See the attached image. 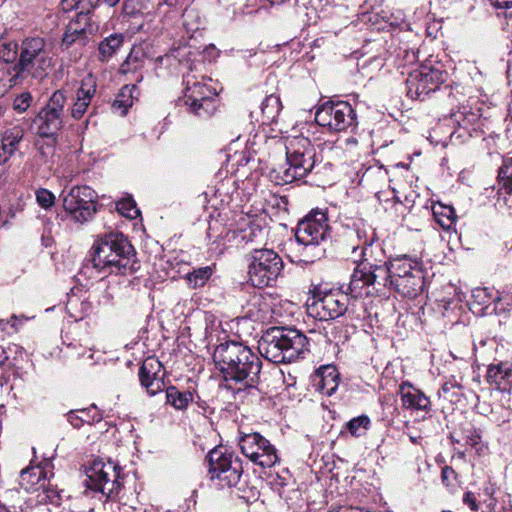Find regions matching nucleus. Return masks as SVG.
Returning <instances> with one entry per match:
<instances>
[{"label":"nucleus","mask_w":512,"mask_h":512,"mask_svg":"<svg viewBox=\"0 0 512 512\" xmlns=\"http://www.w3.org/2000/svg\"><path fill=\"white\" fill-rule=\"evenodd\" d=\"M424 279L422 263L407 255L389 261L363 258L354 269L347 290L353 298L378 294L386 288L415 298L424 290Z\"/></svg>","instance_id":"nucleus-1"},{"label":"nucleus","mask_w":512,"mask_h":512,"mask_svg":"<svg viewBox=\"0 0 512 512\" xmlns=\"http://www.w3.org/2000/svg\"><path fill=\"white\" fill-rule=\"evenodd\" d=\"M213 360L227 382L241 385L238 392L256 388L262 361L248 346L235 341L221 343L214 351Z\"/></svg>","instance_id":"nucleus-2"},{"label":"nucleus","mask_w":512,"mask_h":512,"mask_svg":"<svg viewBox=\"0 0 512 512\" xmlns=\"http://www.w3.org/2000/svg\"><path fill=\"white\" fill-rule=\"evenodd\" d=\"M88 262L103 275H128L139 269L135 249L122 233L111 232L98 238L91 248Z\"/></svg>","instance_id":"nucleus-3"},{"label":"nucleus","mask_w":512,"mask_h":512,"mask_svg":"<svg viewBox=\"0 0 512 512\" xmlns=\"http://www.w3.org/2000/svg\"><path fill=\"white\" fill-rule=\"evenodd\" d=\"M308 338L299 330L271 327L258 342L259 353L273 363H291L308 351Z\"/></svg>","instance_id":"nucleus-4"},{"label":"nucleus","mask_w":512,"mask_h":512,"mask_svg":"<svg viewBox=\"0 0 512 512\" xmlns=\"http://www.w3.org/2000/svg\"><path fill=\"white\" fill-rule=\"evenodd\" d=\"M286 161L273 168L278 185H285L306 177L315 166L316 151L310 139L295 136L286 139Z\"/></svg>","instance_id":"nucleus-5"},{"label":"nucleus","mask_w":512,"mask_h":512,"mask_svg":"<svg viewBox=\"0 0 512 512\" xmlns=\"http://www.w3.org/2000/svg\"><path fill=\"white\" fill-rule=\"evenodd\" d=\"M331 236L327 214L322 210H312L299 221L295 238L303 246L302 253L310 261L320 259L325 254L324 245Z\"/></svg>","instance_id":"nucleus-6"},{"label":"nucleus","mask_w":512,"mask_h":512,"mask_svg":"<svg viewBox=\"0 0 512 512\" xmlns=\"http://www.w3.org/2000/svg\"><path fill=\"white\" fill-rule=\"evenodd\" d=\"M52 66V57L42 37L25 38L20 45L17 62L13 66L15 72L13 79L31 76L42 79L47 76Z\"/></svg>","instance_id":"nucleus-7"},{"label":"nucleus","mask_w":512,"mask_h":512,"mask_svg":"<svg viewBox=\"0 0 512 512\" xmlns=\"http://www.w3.org/2000/svg\"><path fill=\"white\" fill-rule=\"evenodd\" d=\"M67 119V96L63 90H56L34 119L37 134L55 142L56 136L64 128Z\"/></svg>","instance_id":"nucleus-8"},{"label":"nucleus","mask_w":512,"mask_h":512,"mask_svg":"<svg viewBox=\"0 0 512 512\" xmlns=\"http://www.w3.org/2000/svg\"><path fill=\"white\" fill-rule=\"evenodd\" d=\"M121 468L112 461L95 459L86 470L87 487L106 499H114L122 489Z\"/></svg>","instance_id":"nucleus-9"},{"label":"nucleus","mask_w":512,"mask_h":512,"mask_svg":"<svg viewBox=\"0 0 512 512\" xmlns=\"http://www.w3.org/2000/svg\"><path fill=\"white\" fill-rule=\"evenodd\" d=\"M206 81L210 82L211 79L202 78V81H198L194 75L184 77V104L199 118H209L217 109L216 90Z\"/></svg>","instance_id":"nucleus-10"},{"label":"nucleus","mask_w":512,"mask_h":512,"mask_svg":"<svg viewBox=\"0 0 512 512\" xmlns=\"http://www.w3.org/2000/svg\"><path fill=\"white\" fill-rule=\"evenodd\" d=\"M448 73L440 63H424L408 74L406 79L407 96L423 101L431 92H435L446 81Z\"/></svg>","instance_id":"nucleus-11"},{"label":"nucleus","mask_w":512,"mask_h":512,"mask_svg":"<svg viewBox=\"0 0 512 512\" xmlns=\"http://www.w3.org/2000/svg\"><path fill=\"white\" fill-rule=\"evenodd\" d=\"M283 269L281 257L271 249H254L250 255L249 280L253 286H272Z\"/></svg>","instance_id":"nucleus-12"},{"label":"nucleus","mask_w":512,"mask_h":512,"mask_svg":"<svg viewBox=\"0 0 512 512\" xmlns=\"http://www.w3.org/2000/svg\"><path fill=\"white\" fill-rule=\"evenodd\" d=\"M211 480L221 488L236 486L243 473L242 460L233 452L214 449L208 454Z\"/></svg>","instance_id":"nucleus-13"},{"label":"nucleus","mask_w":512,"mask_h":512,"mask_svg":"<svg viewBox=\"0 0 512 512\" xmlns=\"http://www.w3.org/2000/svg\"><path fill=\"white\" fill-rule=\"evenodd\" d=\"M60 198L64 210L78 223L92 219L96 213L97 193L89 186H73L69 191L63 190Z\"/></svg>","instance_id":"nucleus-14"},{"label":"nucleus","mask_w":512,"mask_h":512,"mask_svg":"<svg viewBox=\"0 0 512 512\" xmlns=\"http://www.w3.org/2000/svg\"><path fill=\"white\" fill-rule=\"evenodd\" d=\"M315 121L330 131L341 132L356 127L357 116L346 101H326L316 110Z\"/></svg>","instance_id":"nucleus-15"},{"label":"nucleus","mask_w":512,"mask_h":512,"mask_svg":"<svg viewBox=\"0 0 512 512\" xmlns=\"http://www.w3.org/2000/svg\"><path fill=\"white\" fill-rule=\"evenodd\" d=\"M238 445L243 455L262 468H270L279 460L274 445L260 433L240 435Z\"/></svg>","instance_id":"nucleus-16"},{"label":"nucleus","mask_w":512,"mask_h":512,"mask_svg":"<svg viewBox=\"0 0 512 512\" xmlns=\"http://www.w3.org/2000/svg\"><path fill=\"white\" fill-rule=\"evenodd\" d=\"M347 308V294L338 291L315 295L307 302L309 315L321 321L336 319L342 316Z\"/></svg>","instance_id":"nucleus-17"},{"label":"nucleus","mask_w":512,"mask_h":512,"mask_svg":"<svg viewBox=\"0 0 512 512\" xmlns=\"http://www.w3.org/2000/svg\"><path fill=\"white\" fill-rule=\"evenodd\" d=\"M99 24L93 18L89 10L79 12L67 24L62 40L61 48L69 49L73 45L85 46L98 32Z\"/></svg>","instance_id":"nucleus-18"},{"label":"nucleus","mask_w":512,"mask_h":512,"mask_svg":"<svg viewBox=\"0 0 512 512\" xmlns=\"http://www.w3.org/2000/svg\"><path fill=\"white\" fill-rule=\"evenodd\" d=\"M376 240L375 229L362 219L354 220L351 224L344 226L339 239L346 251L354 254L360 250L361 257L366 255L367 248Z\"/></svg>","instance_id":"nucleus-19"},{"label":"nucleus","mask_w":512,"mask_h":512,"mask_svg":"<svg viewBox=\"0 0 512 512\" xmlns=\"http://www.w3.org/2000/svg\"><path fill=\"white\" fill-rule=\"evenodd\" d=\"M162 364L157 359L147 358L139 369V380L150 396L156 395L164 388Z\"/></svg>","instance_id":"nucleus-20"},{"label":"nucleus","mask_w":512,"mask_h":512,"mask_svg":"<svg viewBox=\"0 0 512 512\" xmlns=\"http://www.w3.org/2000/svg\"><path fill=\"white\" fill-rule=\"evenodd\" d=\"M97 89V80L92 74L86 75L76 90V97L71 107V117L81 119L88 110Z\"/></svg>","instance_id":"nucleus-21"},{"label":"nucleus","mask_w":512,"mask_h":512,"mask_svg":"<svg viewBox=\"0 0 512 512\" xmlns=\"http://www.w3.org/2000/svg\"><path fill=\"white\" fill-rule=\"evenodd\" d=\"M398 394L404 409L416 410L425 413L431 411L430 399L420 389L414 387L409 381H404L399 385Z\"/></svg>","instance_id":"nucleus-22"},{"label":"nucleus","mask_w":512,"mask_h":512,"mask_svg":"<svg viewBox=\"0 0 512 512\" xmlns=\"http://www.w3.org/2000/svg\"><path fill=\"white\" fill-rule=\"evenodd\" d=\"M482 109L474 107L473 103L469 100L466 104H462L458 111L451 114V119L459 128L467 131L469 136L472 132L477 130L481 121Z\"/></svg>","instance_id":"nucleus-23"},{"label":"nucleus","mask_w":512,"mask_h":512,"mask_svg":"<svg viewBox=\"0 0 512 512\" xmlns=\"http://www.w3.org/2000/svg\"><path fill=\"white\" fill-rule=\"evenodd\" d=\"M23 137L24 128L21 125H15L3 132L0 145V165L6 163L15 154Z\"/></svg>","instance_id":"nucleus-24"},{"label":"nucleus","mask_w":512,"mask_h":512,"mask_svg":"<svg viewBox=\"0 0 512 512\" xmlns=\"http://www.w3.org/2000/svg\"><path fill=\"white\" fill-rule=\"evenodd\" d=\"M340 374L334 365L321 366L317 370L314 386L326 396L334 394L339 386Z\"/></svg>","instance_id":"nucleus-25"},{"label":"nucleus","mask_w":512,"mask_h":512,"mask_svg":"<svg viewBox=\"0 0 512 512\" xmlns=\"http://www.w3.org/2000/svg\"><path fill=\"white\" fill-rule=\"evenodd\" d=\"M486 377L489 383L497 385L501 390H506L507 386L512 383V364L500 362L490 365Z\"/></svg>","instance_id":"nucleus-26"},{"label":"nucleus","mask_w":512,"mask_h":512,"mask_svg":"<svg viewBox=\"0 0 512 512\" xmlns=\"http://www.w3.org/2000/svg\"><path fill=\"white\" fill-rule=\"evenodd\" d=\"M47 472L41 465L27 467L20 473L19 483L26 491L39 490L46 481Z\"/></svg>","instance_id":"nucleus-27"},{"label":"nucleus","mask_w":512,"mask_h":512,"mask_svg":"<svg viewBox=\"0 0 512 512\" xmlns=\"http://www.w3.org/2000/svg\"><path fill=\"white\" fill-rule=\"evenodd\" d=\"M471 297L472 309H474L476 306H479V312L488 309L492 303L496 304V301L500 302L502 300L499 292H494L493 289L488 287H476L472 289Z\"/></svg>","instance_id":"nucleus-28"},{"label":"nucleus","mask_w":512,"mask_h":512,"mask_svg":"<svg viewBox=\"0 0 512 512\" xmlns=\"http://www.w3.org/2000/svg\"><path fill=\"white\" fill-rule=\"evenodd\" d=\"M101 419L102 416L97 412L95 405L86 409L71 410L67 413V420L74 428H80L84 423L99 422Z\"/></svg>","instance_id":"nucleus-29"},{"label":"nucleus","mask_w":512,"mask_h":512,"mask_svg":"<svg viewBox=\"0 0 512 512\" xmlns=\"http://www.w3.org/2000/svg\"><path fill=\"white\" fill-rule=\"evenodd\" d=\"M124 44V35L114 33L105 37L98 45L99 60L104 62L111 59Z\"/></svg>","instance_id":"nucleus-30"},{"label":"nucleus","mask_w":512,"mask_h":512,"mask_svg":"<svg viewBox=\"0 0 512 512\" xmlns=\"http://www.w3.org/2000/svg\"><path fill=\"white\" fill-rule=\"evenodd\" d=\"M282 110L280 97L275 94L268 95L261 103L262 123L272 124L277 121Z\"/></svg>","instance_id":"nucleus-31"},{"label":"nucleus","mask_w":512,"mask_h":512,"mask_svg":"<svg viewBox=\"0 0 512 512\" xmlns=\"http://www.w3.org/2000/svg\"><path fill=\"white\" fill-rule=\"evenodd\" d=\"M166 401L177 410H184L193 401V393L188 390L180 391L175 386L166 389Z\"/></svg>","instance_id":"nucleus-32"},{"label":"nucleus","mask_w":512,"mask_h":512,"mask_svg":"<svg viewBox=\"0 0 512 512\" xmlns=\"http://www.w3.org/2000/svg\"><path fill=\"white\" fill-rule=\"evenodd\" d=\"M435 220L443 229H450L456 221V213L452 206L441 203L432 207Z\"/></svg>","instance_id":"nucleus-33"},{"label":"nucleus","mask_w":512,"mask_h":512,"mask_svg":"<svg viewBox=\"0 0 512 512\" xmlns=\"http://www.w3.org/2000/svg\"><path fill=\"white\" fill-rule=\"evenodd\" d=\"M136 90V86H124L119 94L117 95L114 103L113 108L115 110H120L121 115H126L128 112V109L132 107L133 105V92Z\"/></svg>","instance_id":"nucleus-34"},{"label":"nucleus","mask_w":512,"mask_h":512,"mask_svg":"<svg viewBox=\"0 0 512 512\" xmlns=\"http://www.w3.org/2000/svg\"><path fill=\"white\" fill-rule=\"evenodd\" d=\"M500 189L512 195V157L504 158L498 170Z\"/></svg>","instance_id":"nucleus-35"},{"label":"nucleus","mask_w":512,"mask_h":512,"mask_svg":"<svg viewBox=\"0 0 512 512\" xmlns=\"http://www.w3.org/2000/svg\"><path fill=\"white\" fill-rule=\"evenodd\" d=\"M213 274L211 266L200 267L194 269L186 275V279L192 288H199L206 284Z\"/></svg>","instance_id":"nucleus-36"},{"label":"nucleus","mask_w":512,"mask_h":512,"mask_svg":"<svg viewBox=\"0 0 512 512\" xmlns=\"http://www.w3.org/2000/svg\"><path fill=\"white\" fill-rule=\"evenodd\" d=\"M371 425V421L368 416L361 415L355 417L346 423V429L354 437H360L366 433Z\"/></svg>","instance_id":"nucleus-37"},{"label":"nucleus","mask_w":512,"mask_h":512,"mask_svg":"<svg viewBox=\"0 0 512 512\" xmlns=\"http://www.w3.org/2000/svg\"><path fill=\"white\" fill-rule=\"evenodd\" d=\"M116 208L120 214L129 219H136L140 215V211L132 198H125L118 201Z\"/></svg>","instance_id":"nucleus-38"},{"label":"nucleus","mask_w":512,"mask_h":512,"mask_svg":"<svg viewBox=\"0 0 512 512\" xmlns=\"http://www.w3.org/2000/svg\"><path fill=\"white\" fill-rule=\"evenodd\" d=\"M387 177V171L383 169L381 166H369L365 169L362 174L361 182H365L367 184L371 183L373 180L378 182H384Z\"/></svg>","instance_id":"nucleus-39"},{"label":"nucleus","mask_w":512,"mask_h":512,"mask_svg":"<svg viewBox=\"0 0 512 512\" xmlns=\"http://www.w3.org/2000/svg\"><path fill=\"white\" fill-rule=\"evenodd\" d=\"M20 46L17 43L9 42L0 46V59L6 63H13L19 57Z\"/></svg>","instance_id":"nucleus-40"},{"label":"nucleus","mask_w":512,"mask_h":512,"mask_svg":"<svg viewBox=\"0 0 512 512\" xmlns=\"http://www.w3.org/2000/svg\"><path fill=\"white\" fill-rule=\"evenodd\" d=\"M418 58V52L410 50L408 47H399L396 50V60L400 66L410 65L416 62Z\"/></svg>","instance_id":"nucleus-41"},{"label":"nucleus","mask_w":512,"mask_h":512,"mask_svg":"<svg viewBox=\"0 0 512 512\" xmlns=\"http://www.w3.org/2000/svg\"><path fill=\"white\" fill-rule=\"evenodd\" d=\"M40 489L43 491L42 500L49 502L54 505H59L61 501V493L63 490H58L56 487H52L50 484H46V481L41 484Z\"/></svg>","instance_id":"nucleus-42"},{"label":"nucleus","mask_w":512,"mask_h":512,"mask_svg":"<svg viewBox=\"0 0 512 512\" xmlns=\"http://www.w3.org/2000/svg\"><path fill=\"white\" fill-rule=\"evenodd\" d=\"M55 195L45 188H39L36 191V200L38 205L43 209L51 208L55 203Z\"/></svg>","instance_id":"nucleus-43"},{"label":"nucleus","mask_w":512,"mask_h":512,"mask_svg":"<svg viewBox=\"0 0 512 512\" xmlns=\"http://www.w3.org/2000/svg\"><path fill=\"white\" fill-rule=\"evenodd\" d=\"M142 67V60H140L136 55L130 53L126 60L120 66V72L123 74H127L130 72H135L136 70Z\"/></svg>","instance_id":"nucleus-44"},{"label":"nucleus","mask_w":512,"mask_h":512,"mask_svg":"<svg viewBox=\"0 0 512 512\" xmlns=\"http://www.w3.org/2000/svg\"><path fill=\"white\" fill-rule=\"evenodd\" d=\"M32 100V95L29 92H23L14 99L13 109L18 113H23L30 107Z\"/></svg>","instance_id":"nucleus-45"},{"label":"nucleus","mask_w":512,"mask_h":512,"mask_svg":"<svg viewBox=\"0 0 512 512\" xmlns=\"http://www.w3.org/2000/svg\"><path fill=\"white\" fill-rule=\"evenodd\" d=\"M83 2H87V4L91 8H94L100 3V0H62L61 6L64 11H70V10L78 7V5Z\"/></svg>","instance_id":"nucleus-46"},{"label":"nucleus","mask_w":512,"mask_h":512,"mask_svg":"<svg viewBox=\"0 0 512 512\" xmlns=\"http://www.w3.org/2000/svg\"><path fill=\"white\" fill-rule=\"evenodd\" d=\"M466 444L476 447L481 442V432L476 428L465 430Z\"/></svg>","instance_id":"nucleus-47"},{"label":"nucleus","mask_w":512,"mask_h":512,"mask_svg":"<svg viewBox=\"0 0 512 512\" xmlns=\"http://www.w3.org/2000/svg\"><path fill=\"white\" fill-rule=\"evenodd\" d=\"M271 484L273 488L277 490L280 494V490L288 485V478L286 476L277 474L271 481Z\"/></svg>","instance_id":"nucleus-48"},{"label":"nucleus","mask_w":512,"mask_h":512,"mask_svg":"<svg viewBox=\"0 0 512 512\" xmlns=\"http://www.w3.org/2000/svg\"><path fill=\"white\" fill-rule=\"evenodd\" d=\"M463 502L466 504L472 511L478 510V503L475 495L471 492H466L463 497Z\"/></svg>","instance_id":"nucleus-49"},{"label":"nucleus","mask_w":512,"mask_h":512,"mask_svg":"<svg viewBox=\"0 0 512 512\" xmlns=\"http://www.w3.org/2000/svg\"><path fill=\"white\" fill-rule=\"evenodd\" d=\"M442 481L447 486L451 484V480L455 478V471L451 467H444L441 473Z\"/></svg>","instance_id":"nucleus-50"},{"label":"nucleus","mask_w":512,"mask_h":512,"mask_svg":"<svg viewBox=\"0 0 512 512\" xmlns=\"http://www.w3.org/2000/svg\"><path fill=\"white\" fill-rule=\"evenodd\" d=\"M506 306L504 307L502 304V300L500 302L496 301V304L493 308V311L496 314H500L501 312L510 311L512 310V298L506 299Z\"/></svg>","instance_id":"nucleus-51"},{"label":"nucleus","mask_w":512,"mask_h":512,"mask_svg":"<svg viewBox=\"0 0 512 512\" xmlns=\"http://www.w3.org/2000/svg\"><path fill=\"white\" fill-rule=\"evenodd\" d=\"M492 6L497 9H510L512 8V0H488Z\"/></svg>","instance_id":"nucleus-52"},{"label":"nucleus","mask_w":512,"mask_h":512,"mask_svg":"<svg viewBox=\"0 0 512 512\" xmlns=\"http://www.w3.org/2000/svg\"><path fill=\"white\" fill-rule=\"evenodd\" d=\"M259 233L261 234L262 233V229H253L251 228L248 232H244L242 238L245 239L247 242H252L253 241V237L256 236V234Z\"/></svg>","instance_id":"nucleus-53"},{"label":"nucleus","mask_w":512,"mask_h":512,"mask_svg":"<svg viewBox=\"0 0 512 512\" xmlns=\"http://www.w3.org/2000/svg\"><path fill=\"white\" fill-rule=\"evenodd\" d=\"M8 358L7 351L0 346V368L7 362Z\"/></svg>","instance_id":"nucleus-54"},{"label":"nucleus","mask_w":512,"mask_h":512,"mask_svg":"<svg viewBox=\"0 0 512 512\" xmlns=\"http://www.w3.org/2000/svg\"><path fill=\"white\" fill-rule=\"evenodd\" d=\"M328 512H357V511L351 507L340 506L336 509L329 510Z\"/></svg>","instance_id":"nucleus-55"},{"label":"nucleus","mask_w":512,"mask_h":512,"mask_svg":"<svg viewBox=\"0 0 512 512\" xmlns=\"http://www.w3.org/2000/svg\"><path fill=\"white\" fill-rule=\"evenodd\" d=\"M193 15V11L192 10H186L183 14V18H184V25H188L187 23V20L188 18H190L191 16Z\"/></svg>","instance_id":"nucleus-56"},{"label":"nucleus","mask_w":512,"mask_h":512,"mask_svg":"<svg viewBox=\"0 0 512 512\" xmlns=\"http://www.w3.org/2000/svg\"><path fill=\"white\" fill-rule=\"evenodd\" d=\"M290 0H267V2H269L272 6H276V5H282L286 2H289Z\"/></svg>","instance_id":"nucleus-57"},{"label":"nucleus","mask_w":512,"mask_h":512,"mask_svg":"<svg viewBox=\"0 0 512 512\" xmlns=\"http://www.w3.org/2000/svg\"><path fill=\"white\" fill-rule=\"evenodd\" d=\"M103 1L110 7L115 6L119 2V0H103Z\"/></svg>","instance_id":"nucleus-58"},{"label":"nucleus","mask_w":512,"mask_h":512,"mask_svg":"<svg viewBox=\"0 0 512 512\" xmlns=\"http://www.w3.org/2000/svg\"><path fill=\"white\" fill-rule=\"evenodd\" d=\"M0 512H10L9 509L0 502Z\"/></svg>","instance_id":"nucleus-59"},{"label":"nucleus","mask_w":512,"mask_h":512,"mask_svg":"<svg viewBox=\"0 0 512 512\" xmlns=\"http://www.w3.org/2000/svg\"><path fill=\"white\" fill-rule=\"evenodd\" d=\"M442 390H443L444 392H448V391H449L448 383H445V384L442 386Z\"/></svg>","instance_id":"nucleus-60"},{"label":"nucleus","mask_w":512,"mask_h":512,"mask_svg":"<svg viewBox=\"0 0 512 512\" xmlns=\"http://www.w3.org/2000/svg\"><path fill=\"white\" fill-rule=\"evenodd\" d=\"M5 113V108L0 104V117H2Z\"/></svg>","instance_id":"nucleus-61"},{"label":"nucleus","mask_w":512,"mask_h":512,"mask_svg":"<svg viewBox=\"0 0 512 512\" xmlns=\"http://www.w3.org/2000/svg\"><path fill=\"white\" fill-rule=\"evenodd\" d=\"M5 91H6L5 86L0 87V97L4 95Z\"/></svg>","instance_id":"nucleus-62"},{"label":"nucleus","mask_w":512,"mask_h":512,"mask_svg":"<svg viewBox=\"0 0 512 512\" xmlns=\"http://www.w3.org/2000/svg\"><path fill=\"white\" fill-rule=\"evenodd\" d=\"M410 440L413 442V443H417V439L415 437H410Z\"/></svg>","instance_id":"nucleus-63"},{"label":"nucleus","mask_w":512,"mask_h":512,"mask_svg":"<svg viewBox=\"0 0 512 512\" xmlns=\"http://www.w3.org/2000/svg\"><path fill=\"white\" fill-rule=\"evenodd\" d=\"M505 16L509 17V18H512V11L509 14L505 13Z\"/></svg>","instance_id":"nucleus-64"}]
</instances>
